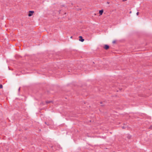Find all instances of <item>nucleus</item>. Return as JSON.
<instances>
[{"mask_svg": "<svg viewBox=\"0 0 152 152\" xmlns=\"http://www.w3.org/2000/svg\"><path fill=\"white\" fill-rule=\"evenodd\" d=\"M100 103L101 104H102V102H100Z\"/></svg>", "mask_w": 152, "mask_h": 152, "instance_id": "nucleus-12", "label": "nucleus"}, {"mask_svg": "<svg viewBox=\"0 0 152 152\" xmlns=\"http://www.w3.org/2000/svg\"><path fill=\"white\" fill-rule=\"evenodd\" d=\"M139 14V12H137V15H138Z\"/></svg>", "mask_w": 152, "mask_h": 152, "instance_id": "nucleus-8", "label": "nucleus"}, {"mask_svg": "<svg viewBox=\"0 0 152 152\" xmlns=\"http://www.w3.org/2000/svg\"><path fill=\"white\" fill-rule=\"evenodd\" d=\"M104 48L106 50H107L109 48V46L107 45H104Z\"/></svg>", "mask_w": 152, "mask_h": 152, "instance_id": "nucleus-3", "label": "nucleus"}, {"mask_svg": "<svg viewBox=\"0 0 152 152\" xmlns=\"http://www.w3.org/2000/svg\"><path fill=\"white\" fill-rule=\"evenodd\" d=\"M107 3H108V4H109V2H107Z\"/></svg>", "mask_w": 152, "mask_h": 152, "instance_id": "nucleus-11", "label": "nucleus"}, {"mask_svg": "<svg viewBox=\"0 0 152 152\" xmlns=\"http://www.w3.org/2000/svg\"><path fill=\"white\" fill-rule=\"evenodd\" d=\"M122 128L123 129H124V128H125V127H124V126H123V127H122Z\"/></svg>", "mask_w": 152, "mask_h": 152, "instance_id": "nucleus-9", "label": "nucleus"}, {"mask_svg": "<svg viewBox=\"0 0 152 152\" xmlns=\"http://www.w3.org/2000/svg\"><path fill=\"white\" fill-rule=\"evenodd\" d=\"M20 90V88H19V91Z\"/></svg>", "mask_w": 152, "mask_h": 152, "instance_id": "nucleus-13", "label": "nucleus"}, {"mask_svg": "<svg viewBox=\"0 0 152 152\" xmlns=\"http://www.w3.org/2000/svg\"><path fill=\"white\" fill-rule=\"evenodd\" d=\"M115 41H113V43H115Z\"/></svg>", "mask_w": 152, "mask_h": 152, "instance_id": "nucleus-7", "label": "nucleus"}, {"mask_svg": "<svg viewBox=\"0 0 152 152\" xmlns=\"http://www.w3.org/2000/svg\"><path fill=\"white\" fill-rule=\"evenodd\" d=\"M0 88H3V86L2 85L0 84Z\"/></svg>", "mask_w": 152, "mask_h": 152, "instance_id": "nucleus-6", "label": "nucleus"}, {"mask_svg": "<svg viewBox=\"0 0 152 152\" xmlns=\"http://www.w3.org/2000/svg\"><path fill=\"white\" fill-rule=\"evenodd\" d=\"M72 37H70V38H72Z\"/></svg>", "mask_w": 152, "mask_h": 152, "instance_id": "nucleus-10", "label": "nucleus"}, {"mask_svg": "<svg viewBox=\"0 0 152 152\" xmlns=\"http://www.w3.org/2000/svg\"><path fill=\"white\" fill-rule=\"evenodd\" d=\"M79 37V41H80L82 42H83L84 41V39L83 38L82 36H80Z\"/></svg>", "mask_w": 152, "mask_h": 152, "instance_id": "nucleus-2", "label": "nucleus"}, {"mask_svg": "<svg viewBox=\"0 0 152 152\" xmlns=\"http://www.w3.org/2000/svg\"><path fill=\"white\" fill-rule=\"evenodd\" d=\"M103 12V10H100L99 11V13L101 15H102Z\"/></svg>", "mask_w": 152, "mask_h": 152, "instance_id": "nucleus-4", "label": "nucleus"}, {"mask_svg": "<svg viewBox=\"0 0 152 152\" xmlns=\"http://www.w3.org/2000/svg\"><path fill=\"white\" fill-rule=\"evenodd\" d=\"M51 102V101H46V103L47 104H48L49 103Z\"/></svg>", "mask_w": 152, "mask_h": 152, "instance_id": "nucleus-5", "label": "nucleus"}, {"mask_svg": "<svg viewBox=\"0 0 152 152\" xmlns=\"http://www.w3.org/2000/svg\"><path fill=\"white\" fill-rule=\"evenodd\" d=\"M34 11H30L28 16L29 17L33 15V13H34Z\"/></svg>", "mask_w": 152, "mask_h": 152, "instance_id": "nucleus-1", "label": "nucleus"}]
</instances>
